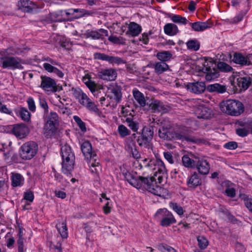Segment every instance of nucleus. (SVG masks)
Segmentation results:
<instances>
[{"label":"nucleus","mask_w":252,"mask_h":252,"mask_svg":"<svg viewBox=\"0 0 252 252\" xmlns=\"http://www.w3.org/2000/svg\"><path fill=\"white\" fill-rule=\"evenodd\" d=\"M132 94L135 100L141 107H144L149 103H146L144 95L137 89L133 90Z\"/></svg>","instance_id":"obj_29"},{"label":"nucleus","mask_w":252,"mask_h":252,"mask_svg":"<svg viewBox=\"0 0 252 252\" xmlns=\"http://www.w3.org/2000/svg\"><path fill=\"white\" fill-rule=\"evenodd\" d=\"M141 31L142 27L141 26L135 22H131L128 24V30L126 32V34L132 36H136L140 34Z\"/></svg>","instance_id":"obj_26"},{"label":"nucleus","mask_w":252,"mask_h":252,"mask_svg":"<svg viewBox=\"0 0 252 252\" xmlns=\"http://www.w3.org/2000/svg\"><path fill=\"white\" fill-rule=\"evenodd\" d=\"M21 60L15 57H6L0 59V65L4 68L23 69L21 64Z\"/></svg>","instance_id":"obj_10"},{"label":"nucleus","mask_w":252,"mask_h":252,"mask_svg":"<svg viewBox=\"0 0 252 252\" xmlns=\"http://www.w3.org/2000/svg\"><path fill=\"white\" fill-rule=\"evenodd\" d=\"M173 131L167 126H163L158 129L159 137L165 140H173Z\"/></svg>","instance_id":"obj_22"},{"label":"nucleus","mask_w":252,"mask_h":252,"mask_svg":"<svg viewBox=\"0 0 252 252\" xmlns=\"http://www.w3.org/2000/svg\"><path fill=\"white\" fill-rule=\"evenodd\" d=\"M251 57V56L245 57L242 54L235 53L233 55L232 60L237 64H239L241 65H247L251 63V62L250 60Z\"/></svg>","instance_id":"obj_23"},{"label":"nucleus","mask_w":252,"mask_h":252,"mask_svg":"<svg viewBox=\"0 0 252 252\" xmlns=\"http://www.w3.org/2000/svg\"><path fill=\"white\" fill-rule=\"evenodd\" d=\"M87 160L89 161V164L90 167L94 168L99 167V162L97 161L96 156L94 157V158H92Z\"/></svg>","instance_id":"obj_56"},{"label":"nucleus","mask_w":252,"mask_h":252,"mask_svg":"<svg viewBox=\"0 0 252 252\" xmlns=\"http://www.w3.org/2000/svg\"><path fill=\"white\" fill-rule=\"evenodd\" d=\"M107 61L111 64H116L118 65L122 63H126V61L120 57L110 56L109 55L108 56Z\"/></svg>","instance_id":"obj_43"},{"label":"nucleus","mask_w":252,"mask_h":252,"mask_svg":"<svg viewBox=\"0 0 252 252\" xmlns=\"http://www.w3.org/2000/svg\"><path fill=\"white\" fill-rule=\"evenodd\" d=\"M62 157V171L70 178L72 176L71 171L74 168L75 155L71 147L67 144L63 145L61 148Z\"/></svg>","instance_id":"obj_1"},{"label":"nucleus","mask_w":252,"mask_h":252,"mask_svg":"<svg viewBox=\"0 0 252 252\" xmlns=\"http://www.w3.org/2000/svg\"><path fill=\"white\" fill-rule=\"evenodd\" d=\"M192 29L196 32H202L212 26V24L209 22H196L190 23Z\"/></svg>","instance_id":"obj_27"},{"label":"nucleus","mask_w":252,"mask_h":252,"mask_svg":"<svg viewBox=\"0 0 252 252\" xmlns=\"http://www.w3.org/2000/svg\"><path fill=\"white\" fill-rule=\"evenodd\" d=\"M82 152L86 159L96 157V154L92 151V146L88 141H85L81 144Z\"/></svg>","instance_id":"obj_16"},{"label":"nucleus","mask_w":252,"mask_h":252,"mask_svg":"<svg viewBox=\"0 0 252 252\" xmlns=\"http://www.w3.org/2000/svg\"><path fill=\"white\" fill-rule=\"evenodd\" d=\"M24 199L32 202L34 199V195L33 192L31 190H27L24 192Z\"/></svg>","instance_id":"obj_54"},{"label":"nucleus","mask_w":252,"mask_h":252,"mask_svg":"<svg viewBox=\"0 0 252 252\" xmlns=\"http://www.w3.org/2000/svg\"><path fill=\"white\" fill-rule=\"evenodd\" d=\"M252 83V79L248 76L234 78L231 85L236 91L242 92L246 91Z\"/></svg>","instance_id":"obj_9"},{"label":"nucleus","mask_w":252,"mask_h":252,"mask_svg":"<svg viewBox=\"0 0 252 252\" xmlns=\"http://www.w3.org/2000/svg\"><path fill=\"white\" fill-rule=\"evenodd\" d=\"M44 117L46 120V122L53 123L56 125H59V116L57 113L51 112L50 113L44 114Z\"/></svg>","instance_id":"obj_37"},{"label":"nucleus","mask_w":252,"mask_h":252,"mask_svg":"<svg viewBox=\"0 0 252 252\" xmlns=\"http://www.w3.org/2000/svg\"><path fill=\"white\" fill-rule=\"evenodd\" d=\"M160 250L162 252H177L174 248L169 246H162L160 247Z\"/></svg>","instance_id":"obj_64"},{"label":"nucleus","mask_w":252,"mask_h":252,"mask_svg":"<svg viewBox=\"0 0 252 252\" xmlns=\"http://www.w3.org/2000/svg\"><path fill=\"white\" fill-rule=\"evenodd\" d=\"M78 101L80 104L85 107L88 110L94 112L98 115L100 116L101 114V112L99 111L96 105L85 93L82 95Z\"/></svg>","instance_id":"obj_12"},{"label":"nucleus","mask_w":252,"mask_h":252,"mask_svg":"<svg viewBox=\"0 0 252 252\" xmlns=\"http://www.w3.org/2000/svg\"><path fill=\"white\" fill-rule=\"evenodd\" d=\"M86 38H91L93 39H99L102 38L103 35L97 31H87L83 34Z\"/></svg>","instance_id":"obj_39"},{"label":"nucleus","mask_w":252,"mask_h":252,"mask_svg":"<svg viewBox=\"0 0 252 252\" xmlns=\"http://www.w3.org/2000/svg\"><path fill=\"white\" fill-rule=\"evenodd\" d=\"M154 68L157 74H159L169 69L168 65L163 62H158L154 64Z\"/></svg>","instance_id":"obj_33"},{"label":"nucleus","mask_w":252,"mask_h":252,"mask_svg":"<svg viewBox=\"0 0 252 252\" xmlns=\"http://www.w3.org/2000/svg\"><path fill=\"white\" fill-rule=\"evenodd\" d=\"M41 83L39 87L48 94L58 91V86L55 80L49 77L41 75Z\"/></svg>","instance_id":"obj_8"},{"label":"nucleus","mask_w":252,"mask_h":252,"mask_svg":"<svg viewBox=\"0 0 252 252\" xmlns=\"http://www.w3.org/2000/svg\"><path fill=\"white\" fill-rule=\"evenodd\" d=\"M13 133L19 139L24 138L29 133V128L25 124H17L14 126Z\"/></svg>","instance_id":"obj_18"},{"label":"nucleus","mask_w":252,"mask_h":252,"mask_svg":"<svg viewBox=\"0 0 252 252\" xmlns=\"http://www.w3.org/2000/svg\"><path fill=\"white\" fill-rule=\"evenodd\" d=\"M128 123V126L133 131H136L138 129V124L132 120H129L128 119L126 120Z\"/></svg>","instance_id":"obj_57"},{"label":"nucleus","mask_w":252,"mask_h":252,"mask_svg":"<svg viewBox=\"0 0 252 252\" xmlns=\"http://www.w3.org/2000/svg\"><path fill=\"white\" fill-rule=\"evenodd\" d=\"M153 136L154 126L151 125L144 126L142 130L141 135L137 139L138 145L148 149H151L152 148L151 141Z\"/></svg>","instance_id":"obj_4"},{"label":"nucleus","mask_w":252,"mask_h":252,"mask_svg":"<svg viewBox=\"0 0 252 252\" xmlns=\"http://www.w3.org/2000/svg\"><path fill=\"white\" fill-rule=\"evenodd\" d=\"M164 32L169 35H174L178 32L177 26L172 23L166 24L164 27Z\"/></svg>","instance_id":"obj_35"},{"label":"nucleus","mask_w":252,"mask_h":252,"mask_svg":"<svg viewBox=\"0 0 252 252\" xmlns=\"http://www.w3.org/2000/svg\"><path fill=\"white\" fill-rule=\"evenodd\" d=\"M58 125L46 122L43 127V133L47 138L53 135L57 129Z\"/></svg>","instance_id":"obj_24"},{"label":"nucleus","mask_w":252,"mask_h":252,"mask_svg":"<svg viewBox=\"0 0 252 252\" xmlns=\"http://www.w3.org/2000/svg\"><path fill=\"white\" fill-rule=\"evenodd\" d=\"M236 133L240 136L244 137L248 135V131L245 128H239L236 129Z\"/></svg>","instance_id":"obj_63"},{"label":"nucleus","mask_w":252,"mask_h":252,"mask_svg":"<svg viewBox=\"0 0 252 252\" xmlns=\"http://www.w3.org/2000/svg\"><path fill=\"white\" fill-rule=\"evenodd\" d=\"M217 67L220 71L224 72H230L233 71V68L231 66L223 62H219Z\"/></svg>","instance_id":"obj_41"},{"label":"nucleus","mask_w":252,"mask_h":252,"mask_svg":"<svg viewBox=\"0 0 252 252\" xmlns=\"http://www.w3.org/2000/svg\"><path fill=\"white\" fill-rule=\"evenodd\" d=\"M149 110L154 113H165L169 111L170 107L158 100H154L149 104Z\"/></svg>","instance_id":"obj_13"},{"label":"nucleus","mask_w":252,"mask_h":252,"mask_svg":"<svg viewBox=\"0 0 252 252\" xmlns=\"http://www.w3.org/2000/svg\"><path fill=\"white\" fill-rule=\"evenodd\" d=\"M49 63H44L43 67L44 69L48 72L54 73L60 78H63L64 74L62 71Z\"/></svg>","instance_id":"obj_31"},{"label":"nucleus","mask_w":252,"mask_h":252,"mask_svg":"<svg viewBox=\"0 0 252 252\" xmlns=\"http://www.w3.org/2000/svg\"><path fill=\"white\" fill-rule=\"evenodd\" d=\"M155 215L161 220L160 225L164 227L168 226L176 221L172 213L165 208L159 209Z\"/></svg>","instance_id":"obj_6"},{"label":"nucleus","mask_w":252,"mask_h":252,"mask_svg":"<svg viewBox=\"0 0 252 252\" xmlns=\"http://www.w3.org/2000/svg\"><path fill=\"white\" fill-rule=\"evenodd\" d=\"M169 206L179 215L181 216L183 214L184 211L183 208L177 203L171 202L169 204Z\"/></svg>","instance_id":"obj_47"},{"label":"nucleus","mask_w":252,"mask_h":252,"mask_svg":"<svg viewBox=\"0 0 252 252\" xmlns=\"http://www.w3.org/2000/svg\"><path fill=\"white\" fill-rule=\"evenodd\" d=\"M108 97L115 100L117 103L120 102L122 99L121 88L118 85L111 86L109 88Z\"/></svg>","instance_id":"obj_19"},{"label":"nucleus","mask_w":252,"mask_h":252,"mask_svg":"<svg viewBox=\"0 0 252 252\" xmlns=\"http://www.w3.org/2000/svg\"><path fill=\"white\" fill-rule=\"evenodd\" d=\"M99 78L104 80H114L117 76L116 70L114 68L102 69L97 73Z\"/></svg>","instance_id":"obj_15"},{"label":"nucleus","mask_w":252,"mask_h":252,"mask_svg":"<svg viewBox=\"0 0 252 252\" xmlns=\"http://www.w3.org/2000/svg\"><path fill=\"white\" fill-rule=\"evenodd\" d=\"M173 140H181L182 141L186 140V141H189L193 142L194 141L190 138H189L187 136V135L184 133L175 132L173 131Z\"/></svg>","instance_id":"obj_42"},{"label":"nucleus","mask_w":252,"mask_h":252,"mask_svg":"<svg viewBox=\"0 0 252 252\" xmlns=\"http://www.w3.org/2000/svg\"><path fill=\"white\" fill-rule=\"evenodd\" d=\"M56 227L62 239H66L67 238L68 232L65 220L63 219L58 220L56 225Z\"/></svg>","instance_id":"obj_25"},{"label":"nucleus","mask_w":252,"mask_h":252,"mask_svg":"<svg viewBox=\"0 0 252 252\" xmlns=\"http://www.w3.org/2000/svg\"><path fill=\"white\" fill-rule=\"evenodd\" d=\"M125 179L132 186L135 187L136 185L137 177H133L130 173L126 172L124 174Z\"/></svg>","instance_id":"obj_48"},{"label":"nucleus","mask_w":252,"mask_h":252,"mask_svg":"<svg viewBox=\"0 0 252 252\" xmlns=\"http://www.w3.org/2000/svg\"><path fill=\"white\" fill-rule=\"evenodd\" d=\"M24 238H17L16 243L18 247V252H25L26 248H25L24 243L26 242Z\"/></svg>","instance_id":"obj_49"},{"label":"nucleus","mask_w":252,"mask_h":252,"mask_svg":"<svg viewBox=\"0 0 252 252\" xmlns=\"http://www.w3.org/2000/svg\"><path fill=\"white\" fill-rule=\"evenodd\" d=\"M14 111L18 116H19L23 121L28 122L30 120L31 114L28 110L24 107L16 108Z\"/></svg>","instance_id":"obj_30"},{"label":"nucleus","mask_w":252,"mask_h":252,"mask_svg":"<svg viewBox=\"0 0 252 252\" xmlns=\"http://www.w3.org/2000/svg\"><path fill=\"white\" fill-rule=\"evenodd\" d=\"M216 65L213 61H205L202 70L206 74L205 78L207 81H210L217 78L220 74Z\"/></svg>","instance_id":"obj_7"},{"label":"nucleus","mask_w":252,"mask_h":252,"mask_svg":"<svg viewBox=\"0 0 252 252\" xmlns=\"http://www.w3.org/2000/svg\"><path fill=\"white\" fill-rule=\"evenodd\" d=\"M27 103L30 110L34 112L35 110L36 107L33 99L32 97L28 98Z\"/></svg>","instance_id":"obj_58"},{"label":"nucleus","mask_w":252,"mask_h":252,"mask_svg":"<svg viewBox=\"0 0 252 252\" xmlns=\"http://www.w3.org/2000/svg\"><path fill=\"white\" fill-rule=\"evenodd\" d=\"M187 87L189 91L194 94H201L205 90V83L202 82L189 83Z\"/></svg>","instance_id":"obj_20"},{"label":"nucleus","mask_w":252,"mask_h":252,"mask_svg":"<svg viewBox=\"0 0 252 252\" xmlns=\"http://www.w3.org/2000/svg\"><path fill=\"white\" fill-rule=\"evenodd\" d=\"M154 164V167L153 170L155 171L154 175L157 176V174L166 175L167 170L163 162L160 159H157L153 163L151 164Z\"/></svg>","instance_id":"obj_21"},{"label":"nucleus","mask_w":252,"mask_h":252,"mask_svg":"<svg viewBox=\"0 0 252 252\" xmlns=\"http://www.w3.org/2000/svg\"><path fill=\"white\" fill-rule=\"evenodd\" d=\"M0 111L9 114L10 115H12V112L11 110L7 108L6 106L0 102Z\"/></svg>","instance_id":"obj_60"},{"label":"nucleus","mask_w":252,"mask_h":252,"mask_svg":"<svg viewBox=\"0 0 252 252\" xmlns=\"http://www.w3.org/2000/svg\"><path fill=\"white\" fill-rule=\"evenodd\" d=\"M225 192L228 196L233 197L235 196V189L234 188L228 187L225 190Z\"/></svg>","instance_id":"obj_61"},{"label":"nucleus","mask_w":252,"mask_h":252,"mask_svg":"<svg viewBox=\"0 0 252 252\" xmlns=\"http://www.w3.org/2000/svg\"><path fill=\"white\" fill-rule=\"evenodd\" d=\"M197 240L198 245L201 249H205L208 245V241L203 236H199L197 237Z\"/></svg>","instance_id":"obj_44"},{"label":"nucleus","mask_w":252,"mask_h":252,"mask_svg":"<svg viewBox=\"0 0 252 252\" xmlns=\"http://www.w3.org/2000/svg\"><path fill=\"white\" fill-rule=\"evenodd\" d=\"M118 131L121 137H125L130 134V131L123 125L118 126Z\"/></svg>","instance_id":"obj_51"},{"label":"nucleus","mask_w":252,"mask_h":252,"mask_svg":"<svg viewBox=\"0 0 252 252\" xmlns=\"http://www.w3.org/2000/svg\"><path fill=\"white\" fill-rule=\"evenodd\" d=\"M207 89L210 92H216L219 93H223L226 90L225 86L217 83L208 85Z\"/></svg>","instance_id":"obj_34"},{"label":"nucleus","mask_w":252,"mask_h":252,"mask_svg":"<svg viewBox=\"0 0 252 252\" xmlns=\"http://www.w3.org/2000/svg\"><path fill=\"white\" fill-rule=\"evenodd\" d=\"M196 162L195 167L196 168L198 172L203 175H207L210 171V166L207 160L195 157Z\"/></svg>","instance_id":"obj_14"},{"label":"nucleus","mask_w":252,"mask_h":252,"mask_svg":"<svg viewBox=\"0 0 252 252\" xmlns=\"http://www.w3.org/2000/svg\"><path fill=\"white\" fill-rule=\"evenodd\" d=\"M39 105L40 107L44 110V114H47L48 112V106L47 102L45 98L40 97L39 99Z\"/></svg>","instance_id":"obj_52"},{"label":"nucleus","mask_w":252,"mask_h":252,"mask_svg":"<svg viewBox=\"0 0 252 252\" xmlns=\"http://www.w3.org/2000/svg\"><path fill=\"white\" fill-rule=\"evenodd\" d=\"M73 119L82 131L84 132L86 131L85 123L82 121L79 117L74 116Z\"/></svg>","instance_id":"obj_50"},{"label":"nucleus","mask_w":252,"mask_h":252,"mask_svg":"<svg viewBox=\"0 0 252 252\" xmlns=\"http://www.w3.org/2000/svg\"><path fill=\"white\" fill-rule=\"evenodd\" d=\"M244 202L246 207L252 212V199L248 198L247 196H244L243 197Z\"/></svg>","instance_id":"obj_55"},{"label":"nucleus","mask_w":252,"mask_h":252,"mask_svg":"<svg viewBox=\"0 0 252 252\" xmlns=\"http://www.w3.org/2000/svg\"><path fill=\"white\" fill-rule=\"evenodd\" d=\"M86 86L89 89L90 91L95 95V94L94 93L98 90V86L95 82L92 80L88 83Z\"/></svg>","instance_id":"obj_53"},{"label":"nucleus","mask_w":252,"mask_h":252,"mask_svg":"<svg viewBox=\"0 0 252 252\" xmlns=\"http://www.w3.org/2000/svg\"><path fill=\"white\" fill-rule=\"evenodd\" d=\"M186 45L189 49L194 51L198 50L200 48V43L196 39L189 40Z\"/></svg>","instance_id":"obj_40"},{"label":"nucleus","mask_w":252,"mask_h":252,"mask_svg":"<svg viewBox=\"0 0 252 252\" xmlns=\"http://www.w3.org/2000/svg\"><path fill=\"white\" fill-rule=\"evenodd\" d=\"M135 188L137 189L144 188L155 195H160L162 189L157 185V181L154 177L138 176Z\"/></svg>","instance_id":"obj_2"},{"label":"nucleus","mask_w":252,"mask_h":252,"mask_svg":"<svg viewBox=\"0 0 252 252\" xmlns=\"http://www.w3.org/2000/svg\"><path fill=\"white\" fill-rule=\"evenodd\" d=\"M156 57L158 60L160 61V62L165 63L172 59V54L169 51H164L158 53Z\"/></svg>","instance_id":"obj_38"},{"label":"nucleus","mask_w":252,"mask_h":252,"mask_svg":"<svg viewBox=\"0 0 252 252\" xmlns=\"http://www.w3.org/2000/svg\"><path fill=\"white\" fill-rule=\"evenodd\" d=\"M108 56V55H106L103 53H95L94 54V59L102 60V61H107Z\"/></svg>","instance_id":"obj_62"},{"label":"nucleus","mask_w":252,"mask_h":252,"mask_svg":"<svg viewBox=\"0 0 252 252\" xmlns=\"http://www.w3.org/2000/svg\"><path fill=\"white\" fill-rule=\"evenodd\" d=\"M20 149L21 158L25 160H29L36 155L38 146L34 142H28L24 144Z\"/></svg>","instance_id":"obj_5"},{"label":"nucleus","mask_w":252,"mask_h":252,"mask_svg":"<svg viewBox=\"0 0 252 252\" xmlns=\"http://www.w3.org/2000/svg\"><path fill=\"white\" fill-rule=\"evenodd\" d=\"M12 185L14 187L21 186L24 183V178L19 173L13 174L11 177Z\"/></svg>","instance_id":"obj_36"},{"label":"nucleus","mask_w":252,"mask_h":252,"mask_svg":"<svg viewBox=\"0 0 252 252\" xmlns=\"http://www.w3.org/2000/svg\"><path fill=\"white\" fill-rule=\"evenodd\" d=\"M193 113L198 118L209 119L212 115V110L202 104L197 103L192 108Z\"/></svg>","instance_id":"obj_11"},{"label":"nucleus","mask_w":252,"mask_h":252,"mask_svg":"<svg viewBox=\"0 0 252 252\" xmlns=\"http://www.w3.org/2000/svg\"><path fill=\"white\" fill-rule=\"evenodd\" d=\"M71 92L72 93L73 96L76 99L78 100L82 95L85 93L84 92L79 88H72Z\"/></svg>","instance_id":"obj_46"},{"label":"nucleus","mask_w":252,"mask_h":252,"mask_svg":"<svg viewBox=\"0 0 252 252\" xmlns=\"http://www.w3.org/2000/svg\"><path fill=\"white\" fill-rule=\"evenodd\" d=\"M171 20L176 23L186 25L187 23V19L179 15H173L171 17Z\"/></svg>","instance_id":"obj_45"},{"label":"nucleus","mask_w":252,"mask_h":252,"mask_svg":"<svg viewBox=\"0 0 252 252\" xmlns=\"http://www.w3.org/2000/svg\"><path fill=\"white\" fill-rule=\"evenodd\" d=\"M201 179L196 172H194L188 179L187 184L189 188H195L201 184Z\"/></svg>","instance_id":"obj_28"},{"label":"nucleus","mask_w":252,"mask_h":252,"mask_svg":"<svg viewBox=\"0 0 252 252\" xmlns=\"http://www.w3.org/2000/svg\"><path fill=\"white\" fill-rule=\"evenodd\" d=\"M20 9L25 12H31L37 8V5L30 0H20L18 2Z\"/></svg>","instance_id":"obj_17"},{"label":"nucleus","mask_w":252,"mask_h":252,"mask_svg":"<svg viewBox=\"0 0 252 252\" xmlns=\"http://www.w3.org/2000/svg\"><path fill=\"white\" fill-rule=\"evenodd\" d=\"M238 147L237 143L236 142L231 141L225 143L224 147L229 150H234Z\"/></svg>","instance_id":"obj_59"},{"label":"nucleus","mask_w":252,"mask_h":252,"mask_svg":"<svg viewBox=\"0 0 252 252\" xmlns=\"http://www.w3.org/2000/svg\"><path fill=\"white\" fill-rule=\"evenodd\" d=\"M195 157H194V158H192L189 157L188 155H184L183 156L182 158V161L183 163V165L189 168H192L195 167V164L196 162V160L195 159Z\"/></svg>","instance_id":"obj_32"},{"label":"nucleus","mask_w":252,"mask_h":252,"mask_svg":"<svg viewBox=\"0 0 252 252\" xmlns=\"http://www.w3.org/2000/svg\"><path fill=\"white\" fill-rule=\"evenodd\" d=\"M221 110L231 116H237L244 111L243 104L238 100H227L220 104Z\"/></svg>","instance_id":"obj_3"}]
</instances>
